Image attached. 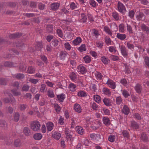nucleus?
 I'll return each mask as SVG.
<instances>
[{
  "label": "nucleus",
  "instance_id": "obj_12",
  "mask_svg": "<svg viewBox=\"0 0 149 149\" xmlns=\"http://www.w3.org/2000/svg\"><path fill=\"white\" fill-rule=\"evenodd\" d=\"M87 17L84 13H82L81 14L80 17V22L82 23L86 22L87 21Z\"/></svg>",
  "mask_w": 149,
  "mask_h": 149
},
{
  "label": "nucleus",
  "instance_id": "obj_50",
  "mask_svg": "<svg viewBox=\"0 0 149 149\" xmlns=\"http://www.w3.org/2000/svg\"><path fill=\"white\" fill-rule=\"evenodd\" d=\"M54 107L57 113L60 112L61 110V107L58 104L55 103L54 104Z\"/></svg>",
  "mask_w": 149,
  "mask_h": 149
},
{
  "label": "nucleus",
  "instance_id": "obj_28",
  "mask_svg": "<svg viewBox=\"0 0 149 149\" xmlns=\"http://www.w3.org/2000/svg\"><path fill=\"white\" fill-rule=\"evenodd\" d=\"M42 134L39 133H37L34 134L33 137L36 140H39L42 138Z\"/></svg>",
  "mask_w": 149,
  "mask_h": 149
},
{
  "label": "nucleus",
  "instance_id": "obj_40",
  "mask_svg": "<svg viewBox=\"0 0 149 149\" xmlns=\"http://www.w3.org/2000/svg\"><path fill=\"white\" fill-rule=\"evenodd\" d=\"M109 58L115 61H117L120 59L119 58L118 56L113 55H111Z\"/></svg>",
  "mask_w": 149,
  "mask_h": 149
},
{
  "label": "nucleus",
  "instance_id": "obj_48",
  "mask_svg": "<svg viewBox=\"0 0 149 149\" xmlns=\"http://www.w3.org/2000/svg\"><path fill=\"white\" fill-rule=\"evenodd\" d=\"M56 33L58 36L61 38L63 37V32L62 30L60 29H57L56 30Z\"/></svg>",
  "mask_w": 149,
  "mask_h": 149
},
{
  "label": "nucleus",
  "instance_id": "obj_8",
  "mask_svg": "<svg viewBox=\"0 0 149 149\" xmlns=\"http://www.w3.org/2000/svg\"><path fill=\"white\" fill-rule=\"evenodd\" d=\"M122 55L126 57L128 55L125 46L121 45L119 46Z\"/></svg>",
  "mask_w": 149,
  "mask_h": 149
},
{
  "label": "nucleus",
  "instance_id": "obj_7",
  "mask_svg": "<svg viewBox=\"0 0 149 149\" xmlns=\"http://www.w3.org/2000/svg\"><path fill=\"white\" fill-rule=\"evenodd\" d=\"M60 4L58 3H54L51 5L50 8L53 11H56L58 10L60 6Z\"/></svg>",
  "mask_w": 149,
  "mask_h": 149
},
{
  "label": "nucleus",
  "instance_id": "obj_63",
  "mask_svg": "<svg viewBox=\"0 0 149 149\" xmlns=\"http://www.w3.org/2000/svg\"><path fill=\"white\" fill-rule=\"evenodd\" d=\"M76 86L73 84L71 83L70 84L69 88L70 90L72 91H74L75 90Z\"/></svg>",
  "mask_w": 149,
  "mask_h": 149
},
{
  "label": "nucleus",
  "instance_id": "obj_18",
  "mask_svg": "<svg viewBox=\"0 0 149 149\" xmlns=\"http://www.w3.org/2000/svg\"><path fill=\"white\" fill-rule=\"evenodd\" d=\"M36 69L34 67L29 66L27 70V72L30 74H34L35 72Z\"/></svg>",
  "mask_w": 149,
  "mask_h": 149
},
{
  "label": "nucleus",
  "instance_id": "obj_23",
  "mask_svg": "<svg viewBox=\"0 0 149 149\" xmlns=\"http://www.w3.org/2000/svg\"><path fill=\"white\" fill-rule=\"evenodd\" d=\"M101 60L102 63L104 64H107L110 62L107 57H106L105 56H103L101 57Z\"/></svg>",
  "mask_w": 149,
  "mask_h": 149
},
{
  "label": "nucleus",
  "instance_id": "obj_26",
  "mask_svg": "<svg viewBox=\"0 0 149 149\" xmlns=\"http://www.w3.org/2000/svg\"><path fill=\"white\" fill-rule=\"evenodd\" d=\"M102 92L104 94L108 95V96H110L111 95V92L110 90L107 88H104L102 89Z\"/></svg>",
  "mask_w": 149,
  "mask_h": 149
},
{
  "label": "nucleus",
  "instance_id": "obj_46",
  "mask_svg": "<svg viewBox=\"0 0 149 149\" xmlns=\"http://www.w3.org/2000/svg\"><path fill=\"white\" fill-rule=\"evenodd\" d=\"M143 58L145 64L149 68V57L145 56L143 57Z\"/></svg>",
  "mask_w": 149,
  "mask_h": 149
},
{
  "label": "nucleus",
  "instance_id": "obj_31",
  "mask_svg": "<svg viewBox=\"0 0 149 149\" xmlns=\"http://www.w3.org/2000/svg\"><path fill=\"white\" fill-rule=\"evenodd\" d=\"M22 144V142L19 139H16L14 141V145L16 147H20Z\"/></svg>",
  "mask_w": 149,
  "mask_h": 149
},
{
  "label": "nucleus",
  "instance_id": "obj_21",
  "mask_svg": "<svg viewBox=\"0 0 149 149\" xmlns=\"http://www.w3.org/2000/svg\"><path fill=\"white\" fill-rule=\"evenodd\" d=\"M81 38L80 37H77L73 41L72 43L74 45H79L81 42Z\"/></svg>",
  "mask_w": 149,
  "mask_h": 149
},
{
  "label": "nucleus",
  "instance_id": "obj_9",
  "mask_svg": "<svg viewBox=\"0 0 149 149\" xmlns=\"http://www.w3.org/2000/svg\"><path fill=\"white\" fill-rule=\"evenodd\" d=\"M46 32L48 33H53L54 30L53 25L50 24L47 25L46 27Z\"/></svg>",
  "mask_w": 149,
  "mask_h": 149
},
{
  "label": "nucleus",
  "instance_id": "obj_29",
  "mask_svg": "<svg viewBox=\"0 0 149 149\" xmlns=\"http://www.w3.org/2000/svg\"><path fill=\"white\" fill-rule=\"evenodd\" d=\"M94 100L98 103H100L101 102L100 97L97 95H95L94 96Z\"/></svg>",
  "mask_w": 149,
  "mask_h": 149
},
{
  "label": "nucleus",
  "instance_id": "obj_47",
  "mask_svg": "<svg viewBox=\"0 0 149 149\" xmlns=\"http://www.w3.org/2000/svg\"><path fill=\"white\" fill-rule=\"evenodd\" d=\"M122 93L123 96L125 98H127L129 96L130 97L127 91L125 90H124L123 91Z\"/></svg>",
  "mask_w": 149,
  "mask_h": 149
},
{
  "label": "nucleus",
  "instance_id": "obj_14",
  "mask_svg": "<svg viewBox=\"0 0 149 149\" xmlns=\"http://www.w3.org/2000/svg\"><path fill=\"white\" fill-rule=\"evenodd\" d=\"M141 27L142 31H145L146 34H149V27L144 24H141Z\"/></svg>",
  "mask_w": 149,
  "mask_h": 149
},
{
  "label": "nucleus",
  "instance_id": "obj_64",
  "mask_svg": "<svg viewBox=\"0 0 149 149\" xmlns=\"http://www.w3.org/2000/svg\"><path fill=\"white\" fill-rule=\"evenodd\" d=\"M19 70L21 72H24L26 70V66H24L23 64H20L19 66Z\"/></svg>",
  "mask_w": 149,
  "mask_h": 149
},
{
  "label": "nucleus",
  "instance_id": "obj_56",
  "mask_svg": "<svg viewBox=\"0 0 149 149\" xmlns=\"http://www.w3.org/2000/svg\"><path fill=\"white\" fill-rule=\"evenodd\" d=\"M23 15L28 18L33 17L35 16V14L33 13H24Z\"/></svg>",
  "mask_w": 149,
  "mask_h": 149
},
{
  "label": "nucleus",
  "instance_id": "obj_53",
  "mask_svg": "<svg viewBox=\"0 0 149 149\" xmlns=\"http://www.w3.org/2000/svg\"><path fill=\"white\" fill-rule=\"evenodd\" d=\"M115 136L113 134L110 135L108 139L109 141L111 142H114L115 140Z\"/></svg>",
  "mask_w": 149,
  "mask_h": 149
},
{
  "label": "nucleus",
  "instance_id": "obj_20",
  "mask_svg": "<svg viewBox=\"0 0 149 149\" xmlns=\"http://www.w3.org/2000/svg\"><path fill=\"white\" fill-rule=\"evenodd\" d=\"M102 119L103 123L106 126L109 125L111 124L110 120L108 118L104 117Z\"/></svg>",
  "mask_w": 149,
  "mask_h": 149
},
{
  "label": "nucleus",
  "instance_id": "obj_49",
  "mask_svg": "<svg viewBox=\"0 0 149 149\" xmlns=\"http://www.w3.org/2000/svg\"><path fill=\"white\" fill-rule=\"evenodd\" d=\"M124 28L125 26L124 24H122L119 25L118 26L119 31L122 33L124 32L125 31Z\"/></svg>",
  "mask_w": 149,
  "mask_h": 149
},
{
  "label": "nucleus",
  "instance_id": "obj_1",
  "mask_svg": "<svg viewBox=\"0 0 149 149\" xmlns=\"http://www.w3.org/2000/svg\"><path fill=\"white\" fill-rule=\"evenodd\" d=\"M31 129L34 131H38L40 129V125L38 121H34L31 123Z\"/></svg>",
  "mask_w": 149,
  "mask_h": 149
},
{
  "label": "nucleus",
  "instance_id": "obj_60",
  "mask_svg": "<svg viewBox=\"0 0 149 149\" xmlns=\"http://www.w3.org/2000/svg\"><path fill=\"white\" fill-rule=\"evenodd\" d=\"M48 94L49 97H54L55 96L53 91L50 90H49L48 91Z\"/></svg>",
  "mask_w": 149,
  "mask_h": 149
},
{
  "label": "nucleus",
  "instance_id": "obj_2",
  "mask_svg": "<svg viewBox=\"0 0 149 149\" xmlns=\"http://www.w3.org/2000/svg\"><path fill=\"white\" fill-rule=\"evenodd\" d=\"M118 11L123 15H124L126 12L125 6L123 3L120 1H118Z\"/></svg>",
  "mask_w": 149,
  "mask_h": 149
},
{
  "label": "nucleus",
  "instance_id": "obj_39",
  "mask_svg": "<svg viewBox=\"0 0 149 149\" xmlns=\"http://www.w3.org/2000/svg\"><path fill=\"white\" fill-rule=\"evenodd\" d=\"M4 66L7 67L11 68L14 67L13 64L9 61L5 62L4 64Z\"/></svg>",
  "mask_w": 149,
  "mask_h": 149
},
{
  "label": "nucleus",
  "instance_id": "obj_42",
  "mask_svg": "<svg viewBox=\"0 0 149 149\" xmlns=\"http://www.w3.org/2000/svg\"><path fill=\"white\" fill-rule=\"evenodd\" d=\"M29 86L27 84H24L23 85L22 89V91H28L29 88Z\"/></svg>",
  "mask_w": 149,
  "mask_h": 149
},
{
  "label": "nucleus",
  "instance_id": "obj_4",
  "mask_svg": "<svg viewBox=\"0 0 149 149\" xmlns=\"http://www.w3.org/2000/svg\"><path fill=\"white\" fill-rule=\"evenodd\" d=\"M145 17V15L143 13L141 12H137L136 14V18L138 21H143L145 20L144 18L143 19V18Z\"/></svg>",
  "mask_w": 149,
  "mask_h": 149
},
{
  "label": "nucleus",
  "instance_id": "obj_61",
  "mask_svg": "<svg viewBox=\"0 0 149 149\" xmlns=\"http://www.w3.org/2000/svg\"><path fill=\"white\" fill-rule=\"evenodd\" d=\"M59 41L57 39H54L51 42L52 45L54 47L57 46L58 44Z\"/></svg>",
  "mask_w": 149,
  "mask_h": 149
},
{
  "label": "nucleus",
  "instance_id": "obj_35",
  "mask_svg": "<svg viewBox=\"0 0 149 149\" xmlns=\"http://www.w3.org/2000/svg\"><path fill=\"white\" fill-rule=\"evenodd\" d=\"M135 11L134 10H130L129 11L128 16L131 19L134 17Z\"/></svg>",
  "mask_w": 149,
  "mask_h": 149
},
{
  "label": "nucleus",
  "instance_id": "obj_57",
  "mask_svg": "<svg viewBox=\"0 0 149 149\" xmlns=\"http://www.w3.org/2000/svg\"><path fill=\"white\" fill-rule=\"evenodd\" d=\"M120 83L124 86H126L127 85V82L126 79L125 78L121 79L120 81Z\"/></svg>",
  "mask_w": 149,
  "mask_h": 149
},
{
  "label": "nucleus",
  "instance_id": "obj_54",
  "mask_svg": "<svg viewBox=\"0 0 149 149\" xmlns=\"http://www.w3.org/2000/svg\"><path fill=\"white\" fill-rule=\"evenodd\" d=\"M11 92L15 96H17L21 94L20 92H18L15 89L12 90Z\"/></svg>",
  "mask_w": 149,
  "mask_h": 149
},
{
  "label": "nucleus",
  "instance_id": "obj_32",
  "mask_svg": "<svg viewBox=\"0 0 149 149\" xmlns=\"http://www.w3.org/2000/svg\"><path fill=\"white\" fill-rule=\"evenodd\" d=\"M122 134L124 138L127 139L129 138L130 135L129 132L126 130H123L122 132Z\"/></svg>",
  "mask_w": 149,
  "mask_h": 149
},
{
  "label": "nucleus",
  "instance_id": "obj_6",
  "mask_svg": "<svg viewBox=\"0 0 149 149\" xmlns=\"http://www.w3.org/2000/svg\"><path fill=\"white\" fill-rule=\"evenodd\" d=\"M109 86L113 89H115L116 87V83L113 81L109 79L106 83Z\"/></svg>",
  "mask_w": 149,
  "mask_h": 149
},
{
  "label": "nucleus",
  "instance_id": "obj_55",
  "mask_svg": "<svg viewBox=\"0 0 149 149\" xmlns=\"http://www.w3.org/2000/svg\"><path fill=\"white\" fill-rule=\"evenodd\" d=\"M40 56L42 60L46 64H47L48 61L47 57L45 55H41Z\"/></svg>",
  "mask_w": 149,
  "mask_h": 149
},
{
  "label": "nucleus",
  "instance_id": "obj_59",
  "mask_svg": "<svg viewBox=\"0 0 149 149\" xmlns=\"http://www.w3.org/2000/svg\"><path fill=\"white\" fill-rule=\"evenodd\" d=\"M38 8L41 10H43L45 8V4H43L42 3H40L38 5Z\"/></svg>",
  "mask_w": 149,
  "mask_h": 149
},
{
  "label": "nucleus",
  "instance_id": "obj_11",
  "mask_svg": "<svg viewBox=\"0 0 149 149\" xmlns=\"http://www.w3.org/2000/svg\"><path fill=\"white\" fill-rule=\"evenodd\" d=\"M23 132L24 134L26 136H29L32 134V133L30 129L27 127H26L24 128Z\"/></svg>",
  "mask_w": 149,
  "mask_h": 149
},
{
  "label": "nucleus",
  "instance_id": "obj_15",
  "mask_svg": "<svg viewBox=\"0 0 149 149\" xmlns=\"http://www.w3.org/2000/svg\"><path fill=\"white\" fill-rule=\"evenodd\" d=\"M47 129L48 131H51L53 129L54 125L53 123L49 122L46 124Z\"/></svg>",
  "mask_w": 149,
  "mask_h": 149
},
{
  "label": "nucleus",
  "instance_id": "obj_3",
  "mask_svg": "<svg viewBox=\"0 0 149 149\" xmlns=\"http://www.w3.org/2000/svg\"><path fill=\"white\" fill-rule=\"evenodd\" d=\"M22 35L21 33L17 32L15 33L11 34L9 36L10 39H15L17 38H19Z\"/></svg>",
  "mask_w": 149,
  "mask_h": 149
},
{
  "label": "nucleus",
  "instance_id": "obj_27",
  "mask_svg": "<svg viewBox=\"0 0 149 149\" xmlns=\"http://www.w3.org/2000/svg\"><path fill=\"white\" fill-rule=\"evenodd\" d=\"M65 98V95L63 94L61 95H57V98L58 100L61 102H63Z\"/></svg>",
  "mask_w": 149,
  "mask_h": 149
},
{
  "label": "nucleus",
  "instance_id": "obj_30",
  "mask_svg": "<svg viewBox=\"0 0 149 149\" xmlns=\"http://www.w3.org/2000/svg\"><path fill=\"white\" fill-rule=\"evenodd\" d=\"M77 132L81 135H82L84 133V130L81 127L77 126L76 127Z\"/></svg>",
  "mask_w": 149,
  "mask_h": 149
},
{
  "label": "nucleus",
  "instance_id": "obj_5",
  "mask_svg": "<svg viewBox=\"0 0 149 149\" xmlns=\"http://www.w3.org/2000/svg\"><path fill=\"white\" fill-rule=\"evenodd\" d=\"M77 71L81 73L84 74L87 72L86 68L82 65H79L77 68Z\"/></svg>",
  "mask_w": 149,
  "mask_h": 149
},
{
  "label": "nucleus",
  "instance_id": "obj_58",
  "mask_svg": "<svg viewBox=\"0 0 149 149\" xmlns=\"http://www.w3.org/2000/svg\"><path fill=\"white\" fill-rule=\"evenodd\" d=\"M113 17L116 20H118L119 19V16L118 14L116 12H113L112 13Z\"/></svg>",
  "mask_w": 149,
  "mask_h": 149
},
{
  "label": "nucleus",
  "instance_id": "obj_16",
  "mask_svg": "<svg viewBox=\"0 0 149 149\" xmlns=\"http://www.w3.org/2000/svg\"><path fill=\"white\" fill-rule=\"evenodd\" d=\"M74 109L75 111L79 113L81 111V107L80 105L77 104H75L74 106Z\"/></svg>",
  "mask_w": 149,
  "mask_h": 149
},
{
  "label": "nucleus",
  "instance_id": "obj_45",
  "mask_svg": "<svg viewBox=\"0 0 149 149\" xmlns=\"http://www.w3.org/2000/svg\"><path fill=\"white\" fill-rule=\"evenodd\" d=\"M83 59L86 63H89L91 60V57L88 55H86L84 57Z\"/></svg>",
  "mask_w": 149,
  "mask_h": 149
},
{
  "label": "nucleus",
  "instance_id": "obj_33",
  "mask_svg": "<svg viewBox=\"0 0 149 149\" xmlns=\"http://www.w3.org/2000/svg\"><path fill=\"white\" fill-rule=\"evenodd\" d=\"M61 136V134L59 132H54V134L52 135V136L56 140H58L59 139Z\"/></svg>",
  "mask_w": 149,
  "mask_h": 149
},
{
  "label": "nucleus",
  "instance_id": "obj_17",
  "mask_svg": "<svg viewBox=\"0 0 149 149\" xmlns=\"http://www.w3.org/2000/svg\"><path fill=\"white\" fill-rule=\"evenodd\" d=\"M103 102L105 105L108 107L111 106V102L109 98H104L103 100Z\"/></svg>",
  "mask_w": 149,
  "mask_h": 149
},
{
  "label": "nucleus",
  "instance_id": "obj_22",
  "mask_svg": "<svg viewBox=\"0 0 149 149\" xmlns=\"http://www.w3.org/2000/svg\"><path fill=\"white\" fill-rule=\"evenodd\" d=\"M134 89L137 93L139 94L141 93L142 88L140 84H137L135 86Z\"/></svg>",
  "mask_w": 149,
  "mask_h": 149
},
{
  "label": "nucleus",
  "instance_id": "obj_25",
  "mask_svg": "<svg viewBox=\"0 0 149 149\" xmlns=\"http://www.w3.org/2000/svg\"><path fill=\"white\" fill-rule=\"evenodd\" d=\"M117 38L121 40H123L125 39L126 38V35L124 34L117 33Z\"/></svg>",
  "mask_w": 149,
  "mask_h": 149
},
{
  "label": "nucleus",
  "instance_id": "obj_38",
  "mask_svg": "<svg viewBox=\"0 0 149 149\" xmlns=\"http://www.w3.org/2000/svg\"><path fill=\"white\" fill-rule=\"evenodd\" d=\"M104 30L108 35L112 37V33L111 32L110 29L107 26H105L104 27Z\"/></svg>",
  "mask_w": 149,
  "mask_h": 149
},
{
  "label": "nucleus",
  "instance_id": "obj_62",
  "mask_svg": "<svg viewBox=\"0 0 149 149\" xmlns=\"http://www.w3.org/2000/svg\"><path fill=\"white\" fill-rule=\"evenodd\" d=\"M36 49L38 51H40L42 48V44L40 43H37L36 46Z\"/></svg>",
  "mask_w": 149,
  "mask_h": 149
},
{
  "label": "nucleus",
  "instance_id": "obj_10",
  "mask_svg": "<svg viewBox=\"0 0 149 149\" xmlns=\"http://www.w3.org/2000/svg\"><path fill=\"white\" fill-rule=\"evenodd\" d=\"M67 54L68 53L66 51H61L59 56L60 59L62 60H65Z\"/></svg>",
  "mask_w": 149,
  "mask_h": 149
},
{
  "label": "nucleus",
  "instance_id": "obj_36",
  "mask_svg": "<svg viewBox=\"0 0 149 149\" xmlns=\"http://www.w3.org/2000/svg\"><path fill=\"white\" fill-rule=\"evenodd\" d=\"M20 116L19 113L18 112H16L15 113L14 115V120L16 122H17L18 121L19 119Z\"/></svg>",
  "mask_w": 149,
  "mask_h": 149
},
{
  "label": "nucleus",
  "instance_id": "obj_51",
  "mask_svg": "<svg viewBox=\"0 0 149 149\" xmlns=\"http://www.w3.org/2000/svg\"><path fill=\"white\" fill-rule=\"evenodd\" d=\"M116 100V104L118 105H120L122 103V99L120 96L117 97Z\"/></svg>",
  "mask_w": 149,
  "mask_h": 149
},
{
  "label": "nucleus",
  "instance_id": "obj_34",
  "mask_svg": "<svg viewBox=\"0 0 149 149\" xmlns=\"http://www.w3.org/2000/svg\"><path fill=\"white\" fill-rule=\"evenodd\" d=\"M7 6L11 8H14L16 6V3L15 2H9L6 3Z\"/></svg>",
  "mask_w": 149,
  "mask_h": 149
},
{
  "label": "nucleus",
  "instance_id": "obj_24",
  "mask_svg": "<svg viewBox=\"0 0 149 149\" xmlns=\"http://www.w3.org/2000/svg\"><path fill=\"white\" fill-rule=\"evenodd\" d=\"M14 77L17 79L21 80L24 77V75L23 74L19 73L15 74Z\"/></svg>",
  "mask_w": 149,
  "mask_h": 149
},
{
  "label": "nucleus",
  "instance_id": "obj_19",
  "mask_svg": "<svg viewBox=\"0 0 149 149\" xmlns=\"http://www.w3.org/2000/svg\"><path fill=\"white\" fill-rule=\"evenodd\" d=\"M122 112L126 115H127L129 113L130 110L126 105H125L123 107Z\"/></svg>",
  "mask_w": 149,
  "mask_h": 149
},
{
  "label": "nucleus",
  "instance_id": "obj_37",
  "mask_svg": "<svg viewBox=\"0 0 149 149\" xmlns=\"http://www.w3.org/2000/svg\"><path fill=\"white\" fill-rule=\"evenodd\" d=\"M77 95L78 96L83 97H86L87 96V94L84 91H80L77 93Z\"/></svg>",
  "mask_w": 149,
  "mask_h": 149
},
{
  "label": "nucleus",
  "instance_id": "obj_43",
  "mask_svg": "<svg viewBox=\"0 0 149 149\" xmlns=\"http://www.w3.org/2000/svg\"><path fill=\"white\" fill-rule=\"evenodd\" d=\"M141 140L144 141L146 142L148 141V137L146 134H141Z\"/></svg>",
  "mask_w": 149,
  "mask_h": 149
},
{
  "label": "nucleus",
  "instance_id": "obj_52",
  "mask_svg": "<svg viewBox=\"0 0 149 149\" xmlns=\"http://www.w3.org/2000/svg\"><path fill=\"white\" fill-rule=\"evenodd\" d=\"M0 127L6 128L7 124L6 122L4 120H0Z\"/></svg>",
  "mask_w": 149,
  "mask_h": 149
},
{
  "label": "nucleus",
  "instance_id": "obj_13",
  "mask_svg": "<svg viewBox=\"0 0 149 149\" xmlns=\"http://www.w3.org/2000/svg\"><path fill=\"white\" fill-rule=\"evenodd\" d=\"M130 126L133 129L136 130L139 129V127L138 123L134 120H132L131 121Z\"/></svg>",
  "mask_w": 149,
  "mask_h": 149
},
{
  "label": "nucleus",
  "instance_id": "obj_44",
  "mask_svg": "<svg viewBox=\"0 0 149 149\" xmlns=\"http://www.w3.org/2000/svg\"><path fill=\"white\" fill-rule=\"evenodd\" d=\"M104 40L105 42L107 45H110L111 44V40L108 36H106Z\"/></svg>",
  "mask_w": 149,
  "mask_h": 149
},
{
  "label": "nucleus",
  "instance_id": "obj_41",
  "mask_svg": "<svg viewBox=\"0 0 149 149\" xmlns=\"http://www.w3.org/2000/svg\"><path fill=\"white\" fill-rule=\"evenodd\" d=\"M78 49L80 52L85 51L86 50V45L85 44H82L78 48Z\"/></svg>",
  "mask_w": 149,
  "mask_h": 149
}]
</instances>
